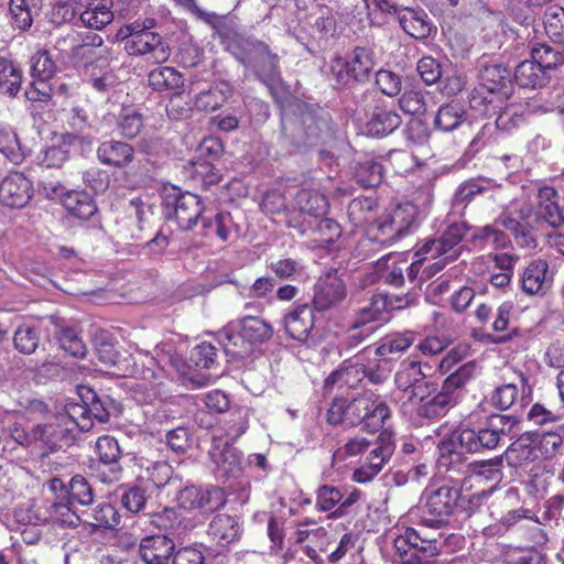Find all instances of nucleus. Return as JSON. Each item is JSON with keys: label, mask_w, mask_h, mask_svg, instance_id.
Returning a JSON list of instances; mask_svg holds the SVG:
<instances>
[{"label": "nucleus", "mask_w": 564, "mask_h": 564, "mask_svg": "<svg viewBox=\"0 0 564 564\" xmlns=\"http://www.w3.org/2000/svg\"><path fill=\"white\" fill-rule=\"evenodd\" d=\"M426 509L435 519H423L419 530L405 528L393 539L395 556L402 564H435L443 546L441 533L427 534L426 528H441L464 500L460 489L451 484L431 486L425 489Z\"/></svg>", "instance_id": "1"}, {"label": "nucleus", "mask_w": 564, "mask_h": 564, "mask_svg": "<svg viewBox=\"0 0 564 564\" xmlns=\"http://www.w3.org/2000/svg\"><path fill=\"white\" fill-rule=\"evenodd\" d=\"M517 421L511 415L495 414L489 416L478 429H460L438 445L437 464L447 470L462 464L457 446L468 453H479L484 449H495L508 436Z\"/></svg>", "instance_id": "2"}, {"label": "nucleus", "mask_w": 564, "mask_h": 564, "mask_svg": "<svg viewBox=\"0 0 564 564\" xmlns=\"http://www.w3.org/2000/svg\"><path fill=\"white\" fill-rule=\"evenodd\" d=\"M391 415L387 403L373 395H359L352 400L335 398L326 413L332 425L357 426L361 423L372 433L382 429Z\"/></svg>", "instance_id": "3"}, {"label": "nucleus", "mask_w": 564, "mask_h": 564, "mask_svg": "<svg viewBox=\"0 0 564 564\" xmlns=\"http://www.w3.org/2000/svg\"><path fill=\"white\" fill-rule=\"evenodd\" d=\"M273 336L270 323L258 316H246L230 322L218 333V341L226 355L232 358H245L253 345L268 341Z\"/></svg>", "instance_id": "4"}, {"label": "nucleus", "mask_w": 564, "mask_h": 564, "mask_svg": "<svg viewBox=\"0 0 564 564\" xmlns=\"http://www.w3.org/2000/svg\"><path fill=\"white\" fill-rule=\"evenodd\" d=\"M228 51L236 56L246 66L258 67L257 74L259 78L270 88L280 80L276 70V57L272 56L267 46L260 42H256L243 37L236 31L229 33V37L224 40Z\"/></svg>", "instance_id": "5"}, {"label": "nucleus", "mask_w": 564, "mask_h": 564, "mask_svg": "<svg viewBox=\"0 0 564 564\" xmlns=\"http://www.w3.org/2000/svg\"><path fill=\"white\" fill-rule=\"evenodd\" d=\"M531 214L530 205H521L520 208L501 213L491 224L488 231L491 236V245L496 249H505L511 245L509 236L503 231H509L516 243L521 248L535 246V240L530 232L531 224L529 217Z\"/></svg>", "instance_id": "6"}, {"label": "nucleus", "mask_w": 564, "mask_h": 564, "mask_svg": "<svg viewBox=\"0 0 564 564\" xmlns=\"http://www.w3.org/2000/svg\"><path fill=\"white\" fill-rule=\"evenodd\" d=\"M327 197L316 189L303 188L294 198V209L288 216V226L307 235L314 229V223L325 216L328 210Z\"/></svg>", "instance_id": "7"}, {"label": "nucleus", "mask_w": 564, "mask_h": 564, "mask_svg": "<svg viewBox=\"0 0 564 564\" xmlns=\"http://www.w3.org/2000/svg\"><path fill=\"white\" fill-rule=\"evenodd\" d=\"M470 107L480 116H494L498 115L496 119V129L508 131L512 127H516L520 120L517 117V111L512 106H506L505 94L496 90L494 87H480L473 91L470 100Z\"/></svg>", "instance_id": "8"}, {"label": "nucleus", "mask_w": 564, "mask_h": 564, "mask_svg": "<svg viewBox=\"0 0 564 564\" xmlns=\"http://www.w3.org/2000/svg\"><path fill=\"white\" fill-rule=\"evenodd\" d=\"M426 375L422 371L421 362L404 360L394 375L397 391L393 401L401 413L410 412V403L417 391L429 390L430 383L425 382Z\"/></svg>", "instance_id": "9"}, {"label": "nucleus", "mask_w": 564, "mask_h": 564, "mask_svg": "<svg viewBox=\"0 0 564 564\" xmlns=\"http://www.w3.org/2000/svg\"><path fill=\"white\" fill-rule=\"evenodd\" d=\"M83 516L74 509L69 499L45 501L33 505L29 514L20 521H26L35 525L56 523L63 527L75 528L82 523Z\"/></svg>", "instance_id": "10"}, {"label": "nucleus", "mask_w": 564, "mask_h": 564, "mask_svg": "<svg viewBox=\"0 0 564 564\" xmlns=\"http://www.w3.org/2000/svg\"><path fill=\"white\" fill-rule=\"evenodd\" d=\"M417 208L413 203H403L386 213L378 220V231L383 241H394L417 226Z\"/></svg>", "instance_id": "11"}, {"label": "nucleus", "mask_w": 564, "mask_h": 564, "mask_svg": "<svg viewBox=\"0 0 564 564\" xmlns=\"http://www.w3.org/2000/svg\"><path fill=\"white\" fill-rule=\"evenodd\" d=\"M75 55L94 59L89 75L91 86L96 90L106 91L112 85V75L105 70L112 59V52L111 48L102 46V39L100 36H95L93 44L78 46L75 50Z\"/></svg>", "instance_id": "12"}, {"label": "nucleus", "mask_w": 564, "mask_h": 564, "mask_svg": "<svg viewBox=\"0 0 564 564\" xmlns=\"http://www.w3.org/2000/svg\"><path fill=\"white\" fill-rule=\"evenodd\" d=\"M347 297V286L337 270L321 275L313 286L312 305L317 312H328L339 306Z\"/></svg>", "instance_id": "13"}, {"label": "nucleus", "mask_w": 564, "mask_h": 564, "mask_svg": "<svg viewBox=\"0 0 564 564\" xmlns=\"http://www.w3.org/2000/svg\"><path fill=\"white\" fill-rule=\"evenodd\" d=\"M455 405L442 390L433 395L427 390H422L417 391L415 398L411 400L410 412L402 413V415L416 424H423L424 420H434L443 416Z\"/></svg>", "instance_id": "14"}, {"label": "nucleus", "mask_w": 564, "mask_h": 564, "mask_svg": "<svg viewBox=\"0 0 564 564\" xmlns=\"http://www.w3.org/2000/svg\"><path fill=\"white\" fill-rule=\"evenodd\" d=\"M152 28V21L142 22L138 33L124 44V50L132 56L152 54L156 63H164L170 57V46L162 41L160 34L150 31Z\"/></svg>", "instance_id": "15"}, {"label": "nucleus", "mask_w": 564, "mask_h": 564, "mask_svg": "<svg viewBox=\"0 0 564 564\" xmlns=\"http://www.w3.org/2000/svg\"><path fill=\"white\" fill-rule=\"evenodd\" d=\"M362 492L356 488L345 495L332 485H322L316 489V510L328 512L329 519H339L348 514L349 509L361 499Z\"/></svg>", "instance_id": "16"}, {"label": "nucleus", "mask_w": 564, "mask_h": 564, "mask_svg": "<svg viewBox=\"0 0 564 564\" xmlns=\"http://www.w3.org/2000/svg\"><path fill=\"white\" fill-rule=\"evenodd\" d=\"M394 448L392 435L387 432L381 433L366 460L352 473V480L359 484L371 481L390 460Z\"/></svg>", "instance_id": "17"}, {"label": "nucleus", "mask_w": 564, "mask_h": 564, "mask_svg": "<svg viewBox=\"0 0 564 564\" xmlns=\"http://www.w3.org/2000/svg\"><path fill=\"white\" fill-rule=\"evenodd\" d=\"M170 208L173 210V217L182 230L193 229L196 221L203 217L199 197L188 192L175 196L169 195L165 198V209L169 217H171Z\"/></svg>", "instance_id": "18"}, {"label": "nucleus", "mask_w": 564, "mask_h": 564, "mask_svg": "<svg viewBox=\"0 0 564 564\" xmlns=\"http://www.w3.org/2000/svg\"><path fill=\"white\" fill-rule=\"evenodd\" d=\"M69 425L73 426V423L69 422L67 425L59 415L47 423L36 424L39 451L42 454H48L72 445L76 436L72 433Z\"/></svg>", "instance_id": "19"}, {"label": "nucleus", "mask_w": 564, "mask_h": 564, "mask_svg": "<svg viewBox=\"0 0 564 564\" xmlns=\"http://www.w3.org/2000/svg\"><path fill=\"white\" fill-rule=\"evenodd\" d=\"M32 195V182L20 172L10 173L0 183V203L8 207L22 208Z\"/></svg>", "instance_id": "20"}, {"label": "nucleus", "mask_w": 564, "mask_h": 564, "mask_svg": "<svg viewBox=\"0 0 564 564\" xmlns=\"http://www.w3.org/2000/svg\"><path fill=\"white\" fill-rule=\"evenodd\" d=\"M175 543L163 534L149 535L141 540L139 555L144 564H170Z\"/></svg>", "instance_id": "21"}, {"label": "nucleus", "mask_w": 564, "mask_h": 564, "mask_svg": "<svg viewBox=\"0 0 564 564\" xmlns=\"http://www.w3.org/2000/svg\"><path fill=\"white\" fill-rule=\"evenodd\" d=\"M553 284V272L544 259L531 261L522 274V290L530 295H543Z\"/></svg>", "instance_id": "22"}, {"label": "nucleus", "mask_w": 564, "mask_h": 564, "mask_svg": "<svg viewBox=\"0 0 564 564\" xmlns=\"http://www.w3.org/2000/svg\"><path fill=\"white\" fill-rule=\"evenodd\" d=\"M479 370L474 360L462 364L445 378L441 390L457 404L464 397L465 387L479 375Z\"/></svg>", "instance_id": "23"}, {"label": "nucleus", "mask_w": 564, "mask_h": 564, "mask_svg": "<svg viewBox=\"0 0 564 564\" xmlns=\"http://www.w3.org/2000/svg\"><path fill=\"white\" fill-rule=\"evenodd\" d=\"M241 528L238 519L229 514H216L208 524L207 536L220 547H227L240 539Z\"/></svg>", "instance_id": "24"}, {"label": "nucleus", "mask_w": 564, "mask_h": 564, "mask_svg": "<svg viewBox=\"0 0 564 564\" xmlns=\"http://www.w3.org/2000/svg\"><path fill=\"white\" fill-rule=\"evenodd\" d=\"M314 307L297 305L284 316L285 332L295 340L305 341L314 327Z\"/></svg>", "instance_id": "25"}, {"label": "nucleus", "mask_w": 564, "mask_h": 564, "mask_svg": "<svg viewBox=\"0 0 564 564\" xmlns=\"http://www.w3.org/2000/svg\"><path fill=\"white\" fill-rule=\"evenodd\" d=\"M543 33L532 28L528 31L527 39L529 41L532 59L539 64L544 70L551 69L560 65L564 56L555 51L543 39Z\"/></svg>", "instance_id": "26"}, {"label": "nucleus", "mask_w": 564, "mask_h": 564, "mask_svg": "<svg viewBox=\"0 0 564 564\" xmlns=\"http://www.w3.org/2000/svg\"><path fill=\"white\" fill-rule=\"evenodd\" d=\"M80 20L86 28L101 30L115 18L111 0H80Z\"/></svg>", "instance_id": "27"}, {"label": "nucleus", "mask_w": 564, "mask_h": 564, "mask_svg": "<svg viewBox=\"0 0 564 564\" xmlns=\"http://www.w3.org/2000/svg\"><path fill=\"white\" fill-rule=\"evenodd\" d=\"M154 366L155 360L152 356L138 351L120 359L117 370L123 377L149 380L155 378Z\"/></svg>", "instance_id": "28"}, {"label": "nucleus", "mask_w": 564, "mask_h": 564, "mask_svg": "<svg viewBox=\"0 0 564 564\" xmlns=\"http://www.w3.org/2000/svg\"><path fill=\"white\" fill-rule=\"evenodd\" d=\"M557 193L553 187L545 186L540 188L536 206V220L544 221L553 228H561L564 221V215L556 200Z\"/></svg>", "instance_id": "29"}, {"label": "nucleus", "mask_w": 564, "mask_h": 564, "mask_svg": "<svg viewBox=\"0 0 564 564\" xmlns=\"http://www.w3.org/2000/svg\"><path fill=\"white\" fill-rule=\"evenodd\" d=\"M209 455L219 477L228 478L241 471L242 454L237 448L226 444L223 448L214 447Z\"/></svg>", "instance_id": "30"}, {"label": "nucleus", "mask_w": 564, "mask_h": 564, "mask_svg": "<svg viewBox=\"0 0 564 564\" xmlns=\"http://www.w3.org/2000/svg\"><path fill=\"white\" fill-rule=\"evenodd\" d=\"M398 19L402 29L414 39H425L432 31V23L423 10L402 8L398 11Z\"/></svg>", "instance_id": "31"}, {"label": "nucleus", "mask_w": 564, "mask_h": 564, "mask_svg": "<svg viewBox=\"0 0 564 564\" xmlns=\"http://www.w3.org/2000/svg\"><path fill=\"white\" fill-rule=\"evenodd\" d=\"M400 123L401 119L398 113L378 107L366 123V132L372 138H384L397 129Z\"/></svg>", "instance_id": "32"}, {"label": "nucleus", "mask_w": 564, "mask_h": 564, "mask_svg": "<svg viewBox=\"0 0 564 564\" xmlns=\"http://www.w3.org/2000/svg\"><path fill=\"white\" fill-rule=\"evenodd\" d=\"M83 524H88L95 530H111L120 522V516L116 508L110 503H100L91 512H82Z\"/></svg>", "instance_id": "33"}, {"label": "nucleus", "mask_w": 564, "mask_h": 564, "mask_svg": "<svg viewBox=\"0 0 564 564\" xmlns=\"http://www.w3.org/2000/svg\"><path fill=\"white\" fill-rule=\"evenodd\" d=\"M202 224L204 235L207 237L216 236L223 242L230 239L231 235H237L238 227L235 225L230 213L220 212L214 215V217H202Z\"/></svg>", "instance_id": "34"}, {"label": "nucleus", "mask_w": 564, "mask_h": 564, "mask_svg": "<svg viewBox=\"0 0 564 564\" xmlns=\"http://www.w3.org/2000/svg\"><path fill=\"white\" fill-rule=\"evenodd\" d=\"M230 95L229 84L216 83L208 90H203L195 96L194 107L200 111H215L226 102Z\"/></svg>", "instance_id": "35"}, {"label": "nucleus", "mask_w": 564, "mask_h": 564, "mask_svg": "<svg viewBox=\"0 0 564 564\" xmlns=\"http://www.w3.org/2000/svg\"><path fill=\"white\" fill-rule=\"evenodd\" d=\"M64 207L78 219L87 220L97 212V205L90 194L83 191H72L63 197Z\"/></svg>", "instance_id": "36"}, {"label": "nucleus", "mask_w": 564, "mask_h": 564, "mask_svg": "<svg viewBox=\"0 0 564 564\" xmlns=\"http://www.w3.org/2000/svg\"><path fill=\"white\" fill-rule=\"evenodd\" d=\"M134 150L130 143H100L97 155L101 163L123 166L133 159Z\"/></svg>", "instance_id": "37"}, {"label": "nucleus", "mask_w": 564, "mask_h": 564, "mask_svg": "<svg viewBox=\"0 0 564 564\" xmlns=\"http://www.w3.org/2000/svg\"><path fill=\"white\" fill-rule=\"evenodd\" d=\"M535 447L544 458H553L564 454V425L545 431L535 438Z\"/></svg>", "instance_id": "38"}, {"label": "nucleus", "mask_w": 564, "mask_h": 564, "mask_svg": "<svg viewBox=\"0 0 564 564\" xmlns=\"http://www.w3.org/2000/svg\"><path fill=\"white\" fill-rule=\"evenodd\" d=\"M375 65L373 52L367 47H356L348 59L351 77L358 82L367 79Z\"/></svg>", "instance_id": "39"}, {"label": "nucleus", "mask_w": 564, "mask_h": 564, "mask_svg": "<svg viewBox=\"0 0 564 564\" xmlns=\"http://www.w3.org/2000/svg\"><path fill=\"white\" fill-rule=\"evenodd\" d=\"M149 83L155 90H178L184 82L183 76L173 67H159L149 74Z\"/></svg>", "instance_id": "40"}, {"label": "nucleus", "mask_w": 564, "mask_h": 564, "mask_svg": "<svg viewBox=\"0 0 564 564\" xmlns=\"http://www.w3.org/2000/svg\"><path fill=\"white\" fill-rule=\"evenodd\" d=\"M383 312H386V300H383V294H372L370 299L357 310L354 319V327L361 328L378 321Z\"/></svg>", "instance_id": "41"}, {"label": "nucleus", "mask_w": 564, "mask_h": 564, "mask_svg": "<svg viewBox=\"0 0 564 564\" xmlns=\"http://www.w3.org/2000/svg\"><path fill=\"white\" fill-rule=\"evenodd\" d=\"M545 70L533 59L521 62L514 70V80L527 88H536L544 84Z\"/></svg>", "instance_id": "42"}, {"label": "nucleus", "mask_w": 564, "mask_h": 564, "mask_svg": "<svg viewBox=\"0 0 564 564\" xmlns=\"http://www.w3.org/2000/svg\"><path fill=\"white\" fill-rule=\"evenodd\" d=\"M249 427V410L238 406L229 409L228 415L224 420V430L229 441L238 440Z\"/></svg>", "instance_id": "43"}, {"label": "nucleus", "mask_w": 564, "mask_h": 564, "mask_svg": "<svg viewBox=\"0 0 564 564\" xmlns=\"http://www.w3.org/2000/svg\"><path fill=\"white\" fill-rule=\"evenodd\" d=\"M471 475L480 477L487 481L498 484L503 478V458L496 456L490 459L476 460L469 464Z\"/></svg>", "instance_id": "44"}, {"label": "nucleus", "mask_w": 564, "mask_h": 564, "mask_svg": "<svg viewBox=\"0 0 564 564\" xmlns=\"http://www.w3.org/2000/svg\"><path fill=\"white\" fill-rule=\"evenodd\" d=\"M59 417L68 425L73 423L72 433L77 437L78 431H89L93 422L89 416V409L87 403L69 404L65 413L58 414Z\"/></svg>", "instance_id": "45"}, {"label": "nucleus", "mask_w": 564, "mask_h": 564, "mask_svg": "<svg viewBox=\"0 0 564 564\" xmlns=\"http://www.w3.org/2000/svg\"><path fill=\"white\" fill-rule=\"evenodd\" d=\"M176 4L185 8L186 10L191 11L195 15H197L199 19L205 21L206 23L210 24L213 29L216 30V32L219 34V36L223 39L229 37V33L232 31L227 26L226 20L224 17H219L215 13L203 11L195 2V0H174Z\"/></svg>", "instance_id": "46"}, {"label": "nucleus", "mask_w": 564, "mask_h": 564, "mask_svg": "<svg viewBox=\"0 0 564 564\" xmlns=\"http://www.w3.org/2000/svg\"><path fill=\"white\" fill-rule=\"evenodd\" d=\"M22 83L20 68L11 61L0 58V93L14 96Z\"/></svg>", "instance_id": "47"}, {"label": "nucleus", "mask_w": 564, "mask_h": 564, "mask_svg": "<svg viewBox=\"0 0 564 564\" xmlns=\"http://www.w3.org/2000/svg\"><path fill=\"white\" fill-rule=\"evenodd\" d=\"M96 449L100 460L111 466L110 470L113 473V478L118 479L121 468L117 466V462L120 457V447L118 442L108 435L101 436L96 443Z\"/></svg>", "instance_id": "48"}, {"label": "nucleus", "mask_w": 564, "mask_h": 564, "mask_svg": "<svg viewBox=\"0 0 564 564\" xmlns=\"http://www.w3.org/2000/svg\"><path fill=\"white\" fill-rule=\"evenodd\" d=\"M544 33L554 42L564 43V9L550 6L544 13Z\"/></svg>", "instance_id": "49"}, {"label": "nucleus", "mask_w": 564, "mask_h": 564, "mask_svg": "<svg viewBox=\"0 0 564 564\" xmlns=\"http://www.w3.org/2000/svg\"><path fill=\"white\" fill-rule=\"evenodd\" d=\"M467 232V226L464 223H454L449 225L443 235L438 238L445 261H452L457 258L458 252L455 247L462 241Z\"/></svg>", "instance_id": "50"}, {"label": "nucleus", "mask_w": 564, "mask_h": 564, "mask_svg": "<svg viewBox=\"0 0 564 564\" xmlns=\"http://www.w3.org/2000/svg\"><path fill=\"white\" fill-rule=\"evenodd\" d=\"M465 110L459 102L442 106L435 118L436 126L443 131H453L464 122Z\"/></svg>", "instance_id": "51"}, {"label": "nucleus", "mask_w": 564, "mask_h": 564, "mask_svg": "<svg viewBox=\"0 0 564 564\" xmlns=\"http://www.w3.org/2000/svg\"><path fill=\"white\" fill-rule=\"evenodd\" d=\"M40 0H10L12 23L20 30L32 25L33 11L39 7Z\"/></svg>", "instance_id": "52"}, {"label": "nucleus", "mask_w": 564, "mask_h": 564, "mask_svg": "<svg viewBox=\"0 0 564 564\" xmlns=\"http://www.w3.org/2000/svg\"><path fill=\"white\" fill-rule=\"evenodd\" d=\"M365 365L354 364L333 371L326 379V384L340 382L349 388L357 387L365 379Z\"/></svg>", "instance_id": "53"}, {"label": "nucleus", "mask_w": 564, "mask_h": 564, "mask_svg": "<svg viewBox=\"0 0 564 564\" xmlns=\"http://www.w3.org/2000/svg\"><path fill=\"white\" fill-rule=\"evenodd\" d=\"M56 73V64L47 50L41 48L31 57V74L34 78L51 79Z\"/></svg>", "instance_id": "54"}, {"label": "nucleus", "mask_w": 564, "mask_h": 564, "mask_svg": "<svg viewBox=\"0 0 564 564\" xmlns=\"http://www.w3.org/2000/svg\"><path fill=\"white\" fill-rule=\"evenodd\" d=\"M160 386L156 373L154 379H139L131 387V395L138 403H153L160 397Z\"/></svg>", "instance_id": "55"}, {"label": "nucleus", "mask_w": 564, "mask_h": 564, "mask_svg": "<svg viewBox=\"0 0 564 564\" xmlns=\"http://www.w3.org/2000/svg\"><path fill=\"white\" fill-rule=\"evenodd\" d=\"M68 499L75 505L89 506L94 502V491L86 478L75 475L68 482Z\"/></svg>", "instance_id": "56"}, {"label": "nucleus", "mask_w": 564, "mask_h": 564, "mask_svg": "<svg viewBox=\"0 0 564 564\" xmlns=\"http://www.w3.org/2000/svg\"><path fill=\"white\" fill-rule=\"evenodd\" d=\"M413 343L414 334L411 332L392 334L382 340L376 352L379 356L403 352L411 347Z\"/></svg>", "instance_id": "57"}, {"label": "nucleus", "mask_w": 564, "mask_h": 564, "mask_svg": "<svg viewBox=\"0 0 564 564\" xmlns=\"http://www.w3.org/2000/svg\"><path fill=\"white\" fill-rule=\"evenodd\" d=\"M308 234L314 235L315 241L332 243L340 237L341 229L335 220L323 216L314 223V229H311Z\"/></svg>", "instance_id": "58"}, {"label": "nucleus", "mask_w": 564, "mask_h": 564, "mask_svg": "<svg viewBox=\"0 0 564 564\" xmlns=\"http://www.w3.org/2000/svg\"><path fill=\"white\" fill-rule=\"evenodd\" d=\"M195 155L189 160L193 166L208 169L212 161L218 159L224 152L223 143H193Z\"/></svg>", "instance_id": "59"}, {"label": "nucleus", "mask_w": 564, "mask_h": 564, "mask_svg": "<svg viewBox=\"0 0 564 564\" xmlns=\"http://www.w3.org/2000/svg\"><path fill=\"white\" fill-rule=\"evenodd\" d=\"M356 177L362 187H375L382 181V166L371 160L359 163Z\"/></svg>", "instance_id": "60"}, {"label": "nucleus", "mask_w": 564, "mask_h": 564, "mask_svg": "<svg viewBox=\"0 0 564 564\" xmlns=\"http://www.w3.org/2000/svg\"><path fill=\"white\" fill-rule=\"evenodd\" d=\"M518 395L519 390L516 384L505 383L492 391L490 404L500 411H506L516 403Z\"/></svg>", "instance_id": "61"}, {"label": "nucleus", "mask_w": 564, "mask_h": 564, "mask_svg": "<svg viewBox=\"0 0 564 564\" xmlns=\"http://www.w3.org/2000/svg\"><path fill=\"white\" fill-rule=\"evenodd\" d=\"M13 340L19 351L29 355L34 352L37 348L40 337L36 328L22 325L14 332Z\"/></svg>", "instance_id": "62"}, {"label": "nucleus", "mask_w": 564, "mask_h": 564, "mask_svg": "<svg viewBox=\"0 0 564 564\" xmlns=\"http://www.w3.org/2000/svg\"><path fill=\"white\" fill-rule=\"evenodd\" d=\"M216 360V347L207 341L197 344L192 350L189 361L200 369H209Z\"/></svg>", "instance_id": "63"}, {"label": "nucleus", "mask_w": 564, "mask_h": 564, "mask_svg": "<svg viewBox=\"0 0 564 564\" xmlns=\"http://www.w3.org/2000/svg\"><path fill=\"white\" fill-rule=\"evenodd\" d=\"M61 347L76 358H85L87 347L82 338L72 328H63L59 334Z\"/></svg>", "instance_id": "64"}]
</instances>
